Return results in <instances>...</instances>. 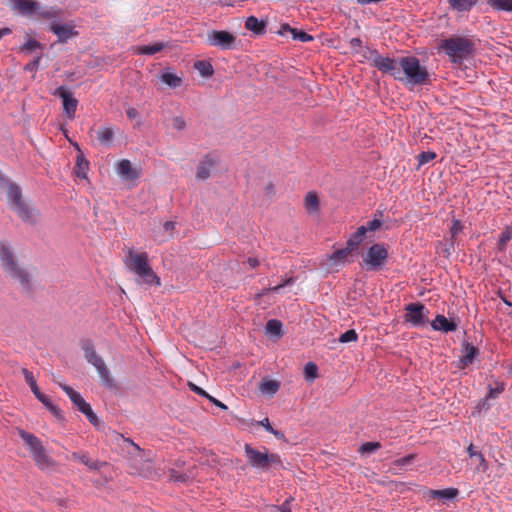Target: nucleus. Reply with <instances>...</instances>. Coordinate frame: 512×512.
<instances>
[{"label": "nucleus", "instance_id": "a19ab883", "mask_svg": "<svg viewBox=\"0 0 512 512\" xmlns=\"http://www.w3.org/2000/svg\"><path fill=\"white\" fill-rule=\"evenodd\" d=\"M487 4L498 11L512 12V0H487Z\"/></svg>", "mask_w": 512, "mask_h": 512}, {"label": "nucleus", "instance_id": "39448f33", "mask_svg": "<svg viewBox=\"0 0 512 512\" xmlns=\"http://www.w3.org/2000/svg\"><path fill=\"white\" fill-rule=\"evenodd\" d=\"M389 258L388 247L374 242L361 252V264L367 271H378L385 267Z\"/></svg>", "mask_w": 512, "mask_h": 512}, {"label": "nucleus", "instance_id": "bb28decb", "mask_svg": "<svg viewBox=\"0 0 512 512\" xmlns=\"http://www.w3.org/2000/svg\"><path fill=\"white\" fill-rule=\"evenodd\" d=\"M73 146L78 151L77 158H76V165H75V174L77 177L87 180L88 179L89 162L86 160L79 145L77 143H73Z\"/></svg>", "mask_w": 512, "mask_h": 512}, {"label": "nucleus", "instance_id": "0eeeda50", "mask_svg": "<svg viewBox=\"0 0 512 512\" xmlns=\"http://www.w3.org/2000/svg\"><path fill=\"white\" fill-rule=\"evenodd\" d=\"M438 49L447 54L453 62H458L472 53L473 43L467 38L453 36L441 40Z\"/></svg>", "mask_w": 512, "mask_h": 512}, {"label": "nucleus", "instance_id": "423d86ee", "mask_svg": "<svg viewBox=\"0 0 512 512\" xmlns=\"http://www.w3.org/2000/svg\"><path fill=\"white\" fill-rule=\"evenodd\" d=\"M82 350L86 361L97 370L102 385L109 389H115L117 387L116 381L111 375L103 358L97 353L94 345L90 342H84L82 344Z\"/></svg>", "mask_w": 512, "mask_h": 512}, {"label": "nucleus", "instance_id": "5fc2aeb1", "mask_svg": "<svg viewBox=\"0 0 512 512\" xmlns=\"http://www.w3.org/2000/svg\"><path fill=\"white\" fill-rule=\"evenodd\" d=\"M504 390V384L501 382H496L495 387L489 388V397H495L496 394L501 393Z\"/></svg>", "mask_w": 512, "mask_h": 512}, {"label": "nucleus", "instance_id": "79ce46f5", "mask_svg": "<svg viewBox=\"0 0 512 512\" xmlns=\"http://www.w3.org/2000/svg\"><path fill=\"white\" fill-rule=\"evenodd\" d=\"M381 447L379 442H365L358 448V452L362 456H368L376 452Z\"/></svg>", "mask_w": 512, "mask_h": 512}, {"label": "nucleus", "instance_id": "1a4fd4ad", "mask_svg": "<svg viewBox=\"0 0 512 512\" xmlns=\"http://www.w3.org/2000/svg\"><path fill=\"white\" fill-rule=\"evenodd\" d=\"M349 254L343 248L337 249L330 254H327L320 261V268L326 274L337 273L348 262Z\"/></svg>", "mask_w": 512, "mask_h": 512}, {"label": "nucleus", "instance_id": "6e6d98bb", "mask_svg": "<svg viewBox=\"0 0 512 512\" xmlns=\"http://www.w3.org/2000/svg\"><path fill=\"white\" fill-rule=\"evenodd\" d=\"M188 386L193 392L197 393L198 395H201L205 398H208L210 396L206 391H204L202 388L198 387L192 382H189Z\"/></svg>", "mask_w": 512, "mask_h": 512}, {"label": "nucleus", "instance_id": "c85d7f7f", "mask_svg": "<svg viewBox=\"0 0 512 512\" xmlns=\"http://www.w3.org/2000/svg\"><path fill=\"white\" fill-rule=\"evenodd\" d=\"M365 236V229L363 227H358L357 230L350 235L346 241V246L343 249L346 250L349 255H351L359 248Z\"/></svg>", "mask_w": 512, "mask_h": 512}, {"label": "nucleus", "instance_id": "c03bdc74", "mask_svg": "<svg viewBox=\"0 0 512 512\" xmlns=\"http://www.w3.org/2000/svg\"><path fill=\"white\" fill-rule=\"evenodd\" d=\"M358 339V335L354 329L347 330L339 337L340 343L355 342Z\"/></svg>", "mask_w": 512, "mask_h": 512}, {"label": "nucleus", "instance_id": "e433bc0d", "mask_svg": "<svg viewBox=\"0 0 512 512\" xmlns=\"http://www.w3.org/2000/svg\"><path fill=\"white\" fill-rule=\"evenodd\" d=\"M165 44L158 42L150 45H142L136 48V53L139 55H153L162 51L165 48Z\"/></svg>", "mask_w": 512, "mask_h": 512}, {"label": "nucleus", "instance_id": "a211bd4d", "mask_svg": "<svg viewBox=\"0 0 512 512\" xmlns=\"http://www.w3.org/2000/svg\"><path fill=\"white\" fill-rule=\"evenodd\" d=\"M36 467L42 472H51L56 470L57 461L49 454L45 446L31 455Z\"/></svg>", "mask_w": 512, "mask_h": 512}, {"label": "nucleus", "instance_id": "69168bd1", "mask_svg": "<svg viewBox=\"0 0 512 512\" xmlns=\"http://www.w3.org/2000/svg\"><path fill=\"white\" fill-rule=\"evenodd\" d=\"M247 262L252 268H256L259 265V260L257 258H249Z\"/></svg>", "mask_w": 512, "mask_h": 512}, {"label": "nucleus", "instance_id": "f3484780", "mask_svg": "<svg viewBox=\"0 0 512 512\" xmlns=\"http://www.w3.org/2000/svg\"><path fill=\"white\" fill-rule=\"evenodd\" d=\"M54 95L62 99L64 115L70 120L74 119L78 101L73 94L66 87L61 86L55 90Z\"/></svg>", "mask_w": 512, "mask_h": 512}, {"label": "nucleus", "instance_id": "ea45409f", "mask_svg": "<svg viewBox=\"0 0 512 512\" xmlns=\"http://www.w3.org/2000/svg\"><path fill=\"white\" fill-rule=\"evenodd\" d=\"M257 425L263 427L268 433L272 434L278 440H284V434L272 427L269 418L265 417L260 421L256 422Z\"/></svg>", "mask_w": 512, "mask_h": 512}, {"label": "nucleus", "instance_id": "3c124183", "mask_svg": "<svg viewBox=\"0 0 512 512\" xmlns=\"http://www.w3.org/2000/svg\"><path fill=\"white\" fill-rule=\"evenodd\" d=\"M176 223L174 221H165L162 224V230L167 238H171L174 234Z\"/></svg>", "mask_w": 512, "mask_h": 512}, {"label": "nucleus", "instance_id": "de8ad7c7", "mask_svg": "<svg viewBox=\"0 0 512 512\" xmlns=\"http://www.w3.org/2000/svg\"><path fill=\"white\" fill-rule=\"evenodd\" d=\"M290 34L292 35L293 39L300 40L302 42H309L313 40L311 35L297 29L290 30Z\"/></svg>", "mask_w": 512, "mask_h": 512}, {"label": "nucleus", "instance_id": "2f4dec72", "mask_svg": "<svg viewBox=\"0 0 512 512\" xmlns=\"http://www.w3.org/2000/svg\"><path fill=\"white\" fill-rule=\"evenodd\" d=\"M280 388V383L276 380L263 379L259 384V391L262 395L273 396Z\"/></svg>", "mask_w": 512, "mask_h": 512}, {"label": "nucleus", "instance_id": "7ed1b4c3", "mask_svg": "<svg viewBox=\"0 0 512 512\" xmlns=\"http://www.w3.org/2000/svg\"><path fill=\"white\" fill-rule=\"evenodd\" d=\"M149 261L147 252L138 251L135 248H129L126 251L124 262L127 268L137 275L141 283L158 287L161 285L160 278L154 272Z\"/></svg>", "mask_w": 512, "mask_h": 512}, {"label": "nucleus", "instance_id": "a878e982", "mask_svg": "<svg viewBox=\"0 0 512 512\" xmlns=\"http://www.w3.org/2000/svg\"><path fill=\"white\" fill-rule=\"evenodd\" d=\"M50 30L58 37L60 42H65L77 35V31L70 24L55 23L50 26Z\"/></svg>", "mask_w": 512, "mask_h": 512}, {"label": "nucleus", "instance_id": "cd10ccee", "mask_svg": "<svg viewBox=\"0 0 512 512\" xmlns=\"http://www.w3.org/2000/svg\"><path fill=\"white\" fill-rule=\"evenodd\" d=\"M477 355L478 349L475 346L468 342L464 343L462 348V354L459 358V367L461 369L466 368L467 366L472 364Z\"/></svg>", "mask_w": 512, "mask_h": 512}, {"label": "nucleus", "instance_id": "4be33fe9", "mask_svg": "<svg viewBox=\"0 0 512 512\" xmlns=\"http://www.w3.org/2000/svg\"><path fill=\"white\" fill-rule=\"evenodd\" d=\"M303 207L309 216H318L320 214V198L317 192L309 191L303 199Z\"/></svg>", "mask_w": 512, "mask_h": 512}, {"label": "nucleus", "instance_id": "72a5a7b5", "mask_svg": "<svg viewBox=\"0 0 512 512\" xmlns=\"http://www.w3.org/2000/svg\"><path fill=\"white\" fill-rule=\"evenodd\" d=\"M74 458L84 464L91 471H101L106 466L105 462L93 459L87 455H74Z\"/></svg>", "mask_w": 512, "mask_h": 512}, {"label": "nucleus", "instance_id": "13d9d810", "mask_svg": "<svg viewBox=\"0 0 512 512\" xmlns=\"http://www.w3.org/2000/svg\"><path fill=\"white\" fill-rule=\"evenodd\" d=\"M13 181L6 178L3 173L0 171V192L2 193L6 188L7 185H10Z\"/></svg>", "mask_w": 512, "mask_h": 512}, {"label": "nucleus", "instance_id": "0e129e2a", "mask_svg": "<svg viewBox=\"0 0 512 512\" xmlns=\"http://www.w3.org/2000/svg\"><path fill=\"white\" fill-rule=\"evenodd\" d=\"M40 58H36L32 63L26 66L27 70H36L39 65Z\"/></svg>", "mask_w": 512, "mask_h": 512}, {"label": "nucleus", "instance_id": "b1692460", "mask_svg": "<svg viewBox=\"0 0 512 512\" xmlns=\"http://www.w3.org/2000/svg\"><path fill=\"white\" fill-rule=\"evenodd\" d=\"M11 8L20 14L29 15L38 12L40 5L35 0H11Z\"/></svg>", "mask_w": 512, "mask_h": 512}, {"label": "nucleus", "instance_id": "c756f323", "mask_svg": "<svg viewBox=\"0 0 512 512\" xmlns=\"http://www.w3.org/2000/svg\"><path fill=\"white\" fill-rule=\"evenodd\" d=\"M431 326L434 330L449 332L456 330L457 323L443 315H437L432 321Z\"/></svg>", "mask_w": 512, "mask_h": 512}, {"label": "nucleus", "instance_id": "f257e3e1", "mask_svg": "<svg viewBox=\"0 0 512 512\" xmlns=\"http://www.w3.org/2000/svg\"><path fill=\"white\" fill-rule=\"evenodd\" d=\"M0 268L4 275L26 295H32L38 287L36 268L21 261L12 243L0 241Z\"/></svg>", "mask_w": 512, "mask_h": 512}, {"label": "nucleus", "instance_id": "052dcab7", "mask_svg": "<svg viewBox=\"0 0 512 512\" xmlns=\"http://www.w3.org/2000/svg\"><path fill=\"white\" fill-rule=\"evenodd\" d=\"M414 459V455L413 454H410V455H407L399 460H397L395 462V464L397 466H402V465H406V464H409L410 462H412V460Z\"/></svg>", "mask_w": 512, "mask_h": 512}, {"label": "nucleus", "instance_id": "aec40b11", "mask_svg": "<svg viewBox=\"0 0 512 512\" xmlns=\"http://www.w3.org/2000/svg\"><path fill=\"white\" fill-rule=\"evenodd\" d=\"M17 433L29 451L30 456L44 446L42 441L36 435L27 432L24 429H17Z\"/></svg>", "mask_w": 512, "mask_h": 512}, {"label": "nucleus", "instance_id": "bf43d9fd", "mask_svg": "<svg viewBox=\"0 0 512 512\" xmlns=\"http://www.w3.org/2000/svg\"><path fill=\"white\" fill-rule=\"evenodd\" d=\"M37 47H39V43L35 40H28L24 46H23V50H27V51H31V50H34L36 49Z\"/></svg>", "mask_w": 512, "mask_h": 512}, {"label": "nucleus", "instance_id": "9d476101", "mask_svg": "<svg viewBox=\"0 0 512 512\" xmlns=\"http://www.w3.org/2000/svg\"><path fill=\"white\" fill-rule=\"evenodd\" d=\"M206 41L212 47L231 50L236 46L237 37L230 31L214 29L207 32Z\"/></svg>", "mask_w": 512, "mask_h": 512}, {"label": "nucleus", "instance_id": "09e8293b", "mask_svg": "<svg viewBox=\"0 0 512 512\" xmlns=\"http://www.w3.org/2000/svg\"><path fill=\"white\" fill-rule=\"evenodd\" d=\"M467 453L470 457H476L479 461V464L481 466H485V458L483 456L482 453L478 452L474 445L473 444H470L468 447H467Z\"/></svg>", "mask_w": 512, "mask_h": 512}, {"label": "nucleus", "instance_id": "20e7f679", "mask_svg": "<svg viewBox=\"0 0 512 512\" xmlns=\"http://www.w3.org/2000/svg\"><path fill=\"white\" fill-rule=\"evenodd\" d=\"M248 466L259 472H268L282 463L280 455L270 452L267 448L258 449L250 444L243 447Z\"/></svg>", "mask_w": 512, "mask_h": 512}, {"label": "nucleus", "instance_id": "37998d69", "mask_svg": "<svg viewBox=\"0 0 512 512\" xmlns=\"http://www.w3.org/2000/svg\"><path fill=\"white\" fill-rule=\"evenodd\" d=\"M382 225H383L382 220L378 217H375L374 219L368 221L366 223V225H362L361 227H363L365 229V234H366L367 232H375V231L381 229Z\"/></svg>", "mask_w": 512, "mask_h": 512}, {"label": "nucleus", "instance_id": "864d4df0", "mask_svg": "<svg viewBox=\"0 0 512 512\" xmlns=\"http://www.w3.org/2000/svg\"><path fill=\"white\" fill-rule=\"evenodd\" d=\"M125 112H126V116L130 120H139L140 119V113L134 107H128Z\"/></svg>", "mask_w": 512, "mask_h": 512}, {"label": "nucleus", "instance_id": "49530a36", "mask_svg": "<svg viewBox=\"0 0 512 512\" xmlns=\"http://www.w3.org/2000/svg\"><path fill=\"white\" fill-rule=\"evenodd\" d=\"M171 126L176 131H184L187 127L186 120L182 116H175L171 119Z\"/></svg>", "mask_w": 512, "mask_h": 512}, {"label": "nucleus", "instance_id": "f03ea898", "mask_svg": "<svg viewBox=\"0 0 512 512\" xmlns=\"http://www.w3.org/2000/svg\"><path fill=\"white\" fill-rule=\"evenodd\" d=\"M374 65L382 72L390 74L395 80L406 85L422 86L429 83V72L414 56L391 59L377 56Z\"/></svg>", "mask_w": 512, "mask_h": 512}, {"label": "nucleus", "instance_id": "a18cd8bd", "mask_svg": "<svg viewBox=\"0 0 512 512\" xmlns=\"http://www.w3.org/2000/svg\"><path fill=\"white\" fill-rule=\"evenodd\" d=\"M436 158V153L432 151H425L418 155V167L434 160Z\"/></svg>", "mask_w": 512, "mask_h": 512}, {"label": "nucleus", "instance_id": "ddd939ff", "mask_svg": "<svg viewBox=\"0 0 512 512\" xmlns=\"http://www.w3.org/2000/svg\"><path fill=\"white\" fill-rule=\"evenodd\" d=\"M25 380L29 384L33 394L35 397L50 411V413L57 419L62 421L64 419L63 413L61 409L55 405L46 395L40 392L37 383L32 375L27 370H24Z\"/></svg>", "mask_w": 512, "mask_h": 512}, {"label": "nucleus", "instance_id": "412c9836", "mask_svg": "<svg viewBox=\"0 0 512 512\" xmlns=\"http://www.w3.org/2000/svg\"><path fill=\"white\" fill-rule=\"evenodd\" d=\"M159 81L171 89H177L183 85L182 74H177L171 69H164L158 75Z\"/></svg>", "mask_w": 512, "mask_h": 512}, {"label": "nucleus", "instance_id": "4c0bfd02", "mask_svg": "<svg viewBox=\"0 0 512 512\" xmlns=\"http://www.w3.org/2000/svg\"><path fill=\"white\" fill-rule=\"evenodd\" d=\"M449 5L456 11H469L478 0H448Z\"/></svg>", "mask_w": 512, "mask_h": 512}, {"label": "nucleus", "instance_id": "7c9ffc66", "mask_svg": "<svg viewBox=\"0 0 512 512\" xmlns=\"http://www.w3.org/2000/svg\"><path fill=\"white\" fill-rule=\"evenodd\" d=\"M265 334L271 339H280L283 336L282 323L277 319L269 320L265 325Z\"/></svg>", "mask_w": 512, "mask_h": 512}, {"label": "nucleus", "instance_id": "f704fd0d", "mask_svg": "<svg viewBox=\"0 0 512 512\" xmlns=\"http://www.w3.org/2000/svg\"><path fill=\"white\" fill-rule=\"evenodd\" d=\"M125 443L129 459V465L132 464L133 461L140 460V458L145 455L144 451L132 440L126 439Z\"/></svg>", "mask_w": 512, "mask_h": 512}, {"label": "nucleus", "instance_id": "2eb2a0df", "mask_svg": "<svg viewBox=\"0 0 512 512\" xmlns=\"http://www.w3.org/2000/svg\"><path fill=\"white\" fill-rule=\"evenodd\" d=\"M12 212L27 225H37L41 220L40 210L28 198Z\"/></svg>", "mask_w": 512, "mask_h": 512}, {"label": "nucleus", "instance_id": "6e6552de", "mask_svg": "<svg viewBox=\"0 0 512 512\" xmlns=\"http://www.w3.org/2000/svg\"><path fill=\"white\" fill-rule=\"evenodd\" d=\"M114 169L117 176L129 184H135L142 172L140 164L125 158L117 160L114 164Z\"/></svg>", "mask_w": 512, "mask_h": 512}, {"label": "nucleus", "instance_id": "774afa93", "mask_svg": "<svg viewBox=\"0 0 512 512\" xmlns=\"http://www.w3.org/2000/svg\"><path fill=\"white\" fill-rule=\"evenodd\" d=\"M295 28L290 27L288 24H284L281 26L279 33L283 34L284 32H289L290 30H294Z\"/></svg>", "mask_w": 512, "mask_h": 512}, {"label": "nucleus", "instance_id": "603ef678", "mask_svg": "<svg viewBox=\"0 0 512 512\" xmlns=\"http://www.w3.org/2000/svg\"><path fill=\"white\" fill-rule=\"evenodd\" d=\"M276 192H277L276 185L273 182L269 181L264 184L263 193L267 197H270V198L274 197L276 195Z\"/></svg>", "mask_w": 512, "mask_h": 512}, {"label": "nucleus", "instance_id": "dca6fc26", "mask_svg": "<svg viewBox=\"0 0 512 512\" xmlns=\"http://www.w3.org/2000/svg\"><path fill=\"white\" fill-rule=\"evenodd\" d=\"M405 323L414 326H424L427 322V313L425 306L421 303H410L404 308Z\"/></svg>", "mask_w": 512, "mask_h": 512}, {"label": "nucleus", "instance_id": "4d7b16f0", "mask_svg": "<svg viewBox=\"0 0 512 512\" xmlns=\"http://www.w3.org/2000/svg\"><path fill=\"white\" fill-rule=\"evenodd\" d=\"M293 500L292 497L286 499L280 506L277 507L279 512H292L290 502Z\"/></svg>", "mask_w": 512, "mask_h": 512}, {"label": "nucleus", "instance_id": "c9c22d12", "mask_svg": "<svg viewBox=\"0 0 512 512\" xmlns=\"http://www.w3.org/2000/svg\"><path fill=\"white\" fill-rule=\"evenodd\" d=\"M459 494L458 489L456 488H446L442 490H431L430 495L433 498L445 499V500H453Z\"/></svg>", "mask_w": 512, "mask_h": 512}, {"label": "nucleus", "instance_id": "5701e85b", "mask_svg": "<svg viewBox=\"0 0 512 512\" xmlns=\"http://www.w3.org/2000/svg\"><path fill=\"white\" fill-rule=\"evenodd\" d=\"M244 28L256 36L264 35L267 28V20L259 19L256 16H248L244 21Z\"/></svg>", "mask_w": 512, "mask_h": 512}, {"label": "nucleus", "instance_id": "680f3d73", "mask_svg": "<svg viewBox=\"0 0 512 512\" xmlns=\"http://www.w3.org/2000/svg\"><path fill=\"white\" fill-rule=\"evenodd\" d=\"M462 230V225L458 220H453L452 227H451V234L452 236H455Z\"/></svg>", "mask_w": 512, "mask_h": 512}, {"label": "nucleus", "instance_id": "f8f14e48", "mask_svg": "<svg viewBox=\"0 0 512 512\" xmlns=\"http://www.w3.org/2000/svg\"><path fill=\"white\" fill-rule=\"evenodd\" d=\"M219 158L212 154L202 156L195 167V180L197 182H205L210 179L216 170Z\"/></svg>", "mask_w": 512, "mask_h": 512}, {"label": "nucleus", "instance_id": "58836bf2", "mask_svg": "<svg viewBox=\"0 0 512 512\" xmlns=\"http://www.w3.org/2000/svg\"><path fill=\"white\" fill-rule=\"evenodd\" d=\"M194 68L204 78H210L214 73L213 66L208 61H197L194 63Z\"/></svg>", "mask_w": 512, "mask_h": 512}, {"label": "nucleus", "instance_id": "6ab92c4d", "mask_svg": "<svg viewBox=\"0 0 512 512\" xmlns=\"http://www.w3.org/2000/svg\"><path fill=\"white\" fill-rule=\"evenodd\" d=\"M2 193L5 195L7 205L11 211L16 209L23 201L27 199L21 186L15 182L7 185V188Z\"/></svg>", "mask_w": 512, "mask_h": 512}, {"label": "nucleus", "instance_id": "473e14b6", "mask_svg": "<svg viewBox=\"0 0 512 512\" xmlns=\"http://www.w3.org/2000/svg\"><path fill=\"white\" fill-rule=\"evenodd\" d=\"M319 378V368L316 363L310 361L303 366V379L306 383L312 384Z\"/></svg>", "mask_w": 512, "mask_h": 512}, {"label": "nucleus", "instance_id": "393cba45", "mask_svg": "<svg viewBox=\"0 0 512 512\" xmlns=\"http://www.w3.org/2000/svg\"><path fill=\"white\" fill-rule=\"evenodd\" d=\"M116 129L111 125L101 126L96 131V139L102 146L109 147L114 143Z\"/></svg>", "mask_w": 512, "mask_h": 512}, {"label": "nucleus", "instance_id": "8fccbe9b", "mask_svg": "<svg viewBox=\"0 0 512 512\" xmlns=\"http://www.w3.org/2000/svg\"><path fill=\"white\" fill-rule=\"evenodd\" d=\"M512 238V228H506L499 238V249H503L506 243Z\"/></svg>", "mask_w": 512, "mask_h": 512}, {"label": "nucleus", "instance_id": "4468645a", "mask_svg": "<svg viewBox=\"0 0 512 512\" xmlns=\"http://www.w3.org/2000/svg\"><path fill=\"white\" fill-rule=\"evenodd\" d=\"M129 466L135 474L145 479L155 480L162 475L161 471L156 468L153 461L146 454L140 460L133 461Z\"/></svg>", "mask_w": 512, "mask_h": 512}, {"label": "nucleus", "instance_id": "9b49d317", "mask_svg": "<svg viewBox=\"0 0 512 512\" xmlns=\"http://www.w3.org/2000/svg\"><path fill=\"white\" fill-rule=\"evenodd\" d=\"M60 387L78 408V410L87 417L89 422L94 426H98L99 419L97 415L94 413L91 406L84 400L81 394L68 385L60 384Z\"/></svg>", "mask_w": 512, "mask_h": 512}, {"label": "nucleus", "instance_id": "338daca9", "mask_svg": "<svg viewBox=\"0 0 512 512\" xmlns=\"http://www.w3.org/2000/svg\"><path fill=\"white\" fill-rule=\"evenodd\" d=\"M350 45L353 47V48H358L361 46V40L359 38H353L351 39L350 41Z\"/></svg>", "mask_w": 512, "mask_h": 512}, {"label": "nucleus", "instance_id": "e2e57ef3", "mask_svg": "<svg viewBox=\"0 0 512 512\" xmlns=\"http://www.w3.org/2000/svg\"><path fill=\"white\" fill-rule=\"evenodd\" d=\"M211 403H213L215 406L219 407L220 409H223V410H226L227 409V406L222 403L221 401L217 400L216 398H214L213 396H209L207 398Z\"/></svg>", "mask_w": 512, "mask_h": 512}]
</instances>
